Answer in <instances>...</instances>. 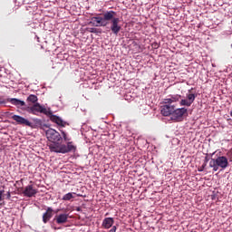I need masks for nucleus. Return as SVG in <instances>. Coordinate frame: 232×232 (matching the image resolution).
<instances>
[{
	"instance_id": "nucleus-3",
	"label": "nucleus",
	"mask_w": 232,
	"mask_h": 232,
	"mask_svg": "<svg viewBox=\"0 0 232 232\" xmlns=\"http://www.w3.org/2000/svg\"><path fill=\"white\" fill-rule=\"evenodd\" d=\"M113 15L110 11H107L103 14V17L102 16H93L92 17V22L94 26H108V22L111 19Z\"/></svg>"
},
{
	"instance_id": "nucleus-25",
	"label": "nucleus",
	"mask_w": 232,
	"mask_h": 232,
	"mask_svg": "<svg viewBox=\"0 0 232 232\" xmlns=\"http://www.w3.org/2000/svg\"><path fill=\"white\" fill-rule=\"evenodd\" d=\"M204 168H206V163H204V164L201 166V169H199V171H204Z\"/></svg>"
},
{
	"instance_id": "nucleus-17",
	"label": "nucleus",
	"mask_w": 232,
	"mask_h": 232,
	"mask_svg": "<svg viewBox=\"0 0 232 232\" xmlns=\"http://www.w3.org/2000/svg\"><path fill=\"white\" fill-rule=\"evenodd\" d=\"M37 101H39V99L35 94H30L26 99L29 104H37Z\"/></svg>"
},
{
	"instance_id": "nucleus-18",
	"label": "nucleus",
	"mask_w": 232,
	"mask_h": 232,
	"mask_svg": "<svg viewBox=\"0 0 232 232\" xmlns=\"http://www.w3.org/2000/svg\"><path fill=\"white\" fill-rule=\"evenodd\" d=\"M72 198H73V193L69 192L63 197L62 200H72Z\"/></svg>"
},
{
	"instance_id": "nucleus-24",
	"label": "nucleus",
	"mask_w": 232,
	"mask_h": 232,
	"mask_svg": "<svg viewBox=\"0 0 232 232\" xmlns=\"http://www.w3.org/2000/svg\"><path fill=\"white\" fill-rule=\"evenodd\" d=\"M34 122H35L36 124H41L42 121H41V120H39V119H35V120H34Z\"/></svg>"
},
{
	"instance_id": "nucleus-22",
	"label": "nucleus",
	"mask_w": 232,
	"mask_h": 232,
	"mask_svg": "<svg viewBox=\"0 0 232 232\" xmlns=\"http://www.w3.org/2000/svg\"><path fill=\"white\" fill-rule=\"evenodd\" d=\"M90 32L91 34H97V28H91Z\"/></svg>"
},
{
	"instance_id": "nucleus-12",
	"label": "nucleus",
	"mask_w": 232,
	"mask_h": 232,
	"mask_svg": "<svg viewBox=\"0 0 232 232\" xmlns=\"http://www.w3.org/2000/svg\"><path fill=\"white\" fill-rule=\"evenodd\" d=\"M52 217H53V208L48 207L46 211L43 215L44 224H48V222H50V220L52 219Z\"/></svg>"
},
{
	"instance_id": "nucleus-19",
	"label": "nucleus",
	"mask_w": 232,
	"mask_h": 232,
	"mask_svg": "<svg viewBox=\"0 0 232 232\" xmlns=\"http://www.w3.org/2000/svg\"><path fill=\"white\" fill-rule=\"evenodd\" d=\"M62 131V135L63 137V140L65 142H72L70 140H72V139L70 137H68V134H66V132H64L63 130H61Z\"/></svg>"
},
{
	"instance_id": "nucleus-16",
	"label": "nucleus",
	"mask_w": 232,
	"mask_h": 232,
	"mask_svg": "<svg viewBox=\"0 0 232 232\" xmlns=\"http://www.w3.org/2000/svg\"><path fill=\"white\" fill-rule=\"evenodd\" d=\"M9 102H11V104H13L14 106H16V108L26 106V102H24V101H21L17 98H11L9 100Z\"/></svg>"
},
{
	"instance_id": "nucleus-23",
	"label": "nucleus",
	"mask_w": 232,
	"mask_h": 232,
	"mask_svg": "<svg viewBox=\"0 0 232 232\" xmlns=\"http://www.w3.org/2000/svg\"><path fill=\"white\" fill-rule=\"evenodd\" d=\"M5 193V190H0V202L3 200V194Z\"/></svg>"
},
{
	"instance_id": "nucleus-1",
	"label": "nucleus",
	"mask_w": 232,
	"mask_h": 232,
	"mask_svg": "<svg viewBox=\"0 0 232 232\" xmlns=\"http://www.w3.org/2000/svg\"><path fill=\"white\" fill-rule=\"evenodd\" d=\"M45 135L49 142V150L54 153H70L71 151H75L77 148L73 145V142H67V144H62L63 142V136L59 131L53 129H48L45 131Z\"/></svg>"
},
{
	"instance_id": "nucleus-21",
	"label": "nucleus",
	"mask_w": 232,
	"mask_h": 232,
	"mask_svg": "<svg viewBox=\"0 0 232 232\" xmlns=\"http://www.w3.org/2000/svg\"><path fill=\"white\" fill-rule=\"evenodd\" d=\"M108 232H117V227L113 226Z\"/></svg>"
},
{
	"instance_id": "nucleus-11",
	"label": "nucleus",
	"mask_w": 232,
	"mask_h": 232,
	"mask_svg": "<svg viewBox=\"0 0 232 232\" xmlns=\"http://www.w3.org/2000/svg\"><path fill=\"white\" fill-rule=\"evenodd\" d=\"M180 99H182V96L179 94L171 95L169 96V98H166L163 100V104L174 105L175 102H179Z\"/></svg>"
},
{
	"instance_id": "nucleus-7",
	"label": "nucleus",
	"mask_w": 232,
	"mask_h": 232,
	"mask_svg": "<svg viewBox=\"0 0 232 232\" xmlns=\"http://www.w3.org/2000/svg\"><path fill=\"white\" fill-rule=\"evenodd\" d=\"M165 105L160 107V113L163 117H169V115H173V111H175L176 106L171 105L170 103H164Z\"/></svg>"
},
{
	"instance_id": "nucleus-2",
	"label": "nucleus",
	"mask_w": 232,
	"mask_h": 232,
	"mask_svg": "<svg viewBox=\"0 0 232 232\" xmlns=\"http://www.w3.org/2000/svg\"><path fill=\"white\" fill-rule=\"evenodd\" d=\"M229 166V161L225 156H219L217 159H210L209 168H213V171H218V168L221 169H226Z\"/></svg>"
},
{
	"instance_id": "nucleus-20",
	"label": "nucleus",
	"mask_w": 232,
	"mask_h": 232,
	"mask_svg": "<svg viewBox=\"0 0 232 232\" xmlns=\"http://www.w3.org/2000/svg\"><path fill=\"white\" fill-rule=\"evenodd\" d=\"M10 99H5V98H0V104H6V102H10Z\"/></svg>"
},
{
	"instance_id": "nucleus-28",
	"label": "nucleus",
	"mask_w": 232,
	"mask_h": 232,
	"mask_svg": "<svg viewBox=\"0 0 232 232\" xmlns=\"http://www.w3.org/2000/svg\"><path fill=\"white\" fill-rule=\"evenodd\" d=\"M59 211H60V210H59V209H57V210H56V213H59Z\"/></svg>"
},
{
	"instance_id": "nucleus-13",
	"label": "nucleus",
	"mask_w": 232,
	"mask_h": 232,
	"mask_svg": "<svg viewBox=\"0 0 232 232\" xmlns=\"http://www.w3.org/2000/svg\"><path fill=\"white\" fill-rule=\"evenodd\" d=\"M47 117H50V121H52V122H54L58 126H62L63 128H64V126H66L65 121H63L60 117L52 114V112L50 115H47Z\"/></svg>"
},
{
	"instance_id": "nucleus-27",
	"label": "nucleus",
	"mask_w": 232,
	"mask_h": 232,
	"mask_svg": "<svg viewBox=\"0 0 232 232\" xmlns=\"http://www.w3.org/2000/svg\"><path fill=\"white\" fill-rule=\"evenodd\" d=\"M209 160V159H208V157L205 158V161L208 162Z\"/></svg>"
},
{
	"instance_id": "nucleus-15",
	"label": "nucleus",
	"mask_w": 232,
	"mask_h": 232,
	"mask_svg": "<svg viewBox=\"0 0 232 232\" xmlns=\"http://www.w3.org/2000/svg\"><path fill=\"white\" fill-rule=\"evenodd\" d=\"M114 222L113 218H105L102 223V227H103V229H110V227H113Z\"/></svg>"
},
{
	"instance_id": "nucleus-10",
	"label": "nucleus",
	"mask_w": 232,
	"mask_h": 232,
	"mask_svg": "<svg viewBox=\"0 0 232 232\" xmlns=\"http://www.w3.org/2000/svg\"><path fill=\"white\" fill-rule=\"evenodd\" d=\"M23 194L24 197H35V195H37V189L34 188V185H28L25 187Z\"/></svg>"
},
{
	"instance_id": "nucleus-26",
	"label": "nucleus",
	"mask_w": 232,
	"mask_h": 232,
	"mask_svg": "<svg viewBox=\"0 0 232 232\" xmlns=\"http://www.w3.org/2000/svg\"><path fill=\"white\" fill-rule=\"evenodd\" d=\"M11 197H12V195L10 194V192H8V193H7V198H8V200H10Z\"/></svg>"
},
{
	"instance_id": "nucleus-8",
	"label": "nucleus",
	"mask_w": 232,
	"mask_h": 232,
	"mask_svg": "<svg viewBox=\"0 0 232 232\" xmlns=\"http://www.w3.org/2000/svg\"><path fill=\"white\" fill-rule=\"evenodd\" d=\"M195 99H197V94L191 93V90H188V93H187V100L183 99L180 101V106H191L193 102H195Z\"/></svg>"
},
{
	"instance_id": "nucleus-14",
	"label": "nucleus",
	"mask_w": 232,
	"mask_h": 232,
	"mask_svg": "<svg viewBox=\"0 0 232 232\" xmlns=\"http://www.w3.org/2000/svg\"><path fill=\"white\" fill-rule=\"evenodd\" d=\"M56 224H66L68 222V214L56 215L53 218Z\"/></svg>"
},
{
	"instance_id": "nucleus-9",
	"label": "nucleus",
	"mask_w": 232,
	"mask_h": 232,
	"mask_svg": "<svg viewBox=\"0 0 232 232\" xmlns=\"http://www.w3.org/2000/svg\"><path fill=\"white\" fill-rule=\"evenodd\" d=\"M13 121H15L16 123L22 125V126H28L29 128H32V122L28 121L27 119L24 118L23 116L19 115H13L12 116Z\"/></svg>"
},
{
	"instance_id": "nucleus-6",
	"label": "nucleus",
	"mask_w": 232,
	"mask_h": 232,
	"mask_svg": "<svg viewBox=\"0 0 232 232\" xmlns=\"http://www.w3.org/2000/svg\"><path fill=\"white\" fill-rule=\"evenodd\" d=\"M186 113H188V109L186 108H174V111L172 112V120L180 122Z\"/></svg>"
},
{
	"instance_id": "nucleus-5",
	"label": "nucleus",
	"mask_w": 232,
	"mask_h": 232,
	"mask_svg": "<svg viewBox=\"0 0 232 232\" xmlns=\"http://www.w3.org/2000/svg\"><path fill=\"white\" fill-rule=\"evenodd\" d=\"M29 113H32L33 115H37V113H44V115H52V111H48L40 103H34L32 107L29 108Z\"/></svg>"
},
{
	"instance_id": "nucleus-4",
	"label": "nucleus",
	"mask_w": 232,
	"mask_h": 232,
	"mask_svg": "<svg viewBox=\"0 0 232 232\" xmlns=\"http://www.w3.org/2000/svg\"><path fill=\"white\" fill-rule=\"evenodd\" d=\"M110 14H111L112 17L110 19L111 21V31L114 35H119V33L121 30H122V26H121V19L115 17L117 15V13L115 11H110Z\"/></svg>"
}]
</instances>
